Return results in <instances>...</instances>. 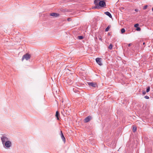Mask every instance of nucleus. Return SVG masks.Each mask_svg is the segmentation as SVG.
Instances as JSON below:
<instances>
[{"label":"nucleus","instance_id":"9b49d317","mask_svg":"<svg viewBox=\"0 0 153 153\" xmlns=\"http://www.w3.org/2000/svg\"><path fill=\"white\" fill-rule=\"evenodd\" d=\"M59 112L57 111L56 112L55 116L57 118V120H59Z\"/></svg>","mask_w":153,"mask_h":153},{"label":"nucleus","instance_id":"c85d7f7f","mask_svg":"<svg viewBox=\"0 0 153 153\" xmlns=\"http://www.w3.org/2000/svg\"><path fill=\"white\" fill-rule=\"evenodd\" d=\"M152 10L153 11V7L152 9Z\"/></svg>","mask_w":153,"mask_h":153},{"label":"nucleus","instance_id":"a211bd4d","mask_svg":"<svg viewBox=\"0 0 153 153\" xmlns=\"http://www.w3.org/2000/svg\"><path fill=\"white\" fill-rule=\"evenodd\" d=\"M83 38V36H78V38L79 39H82Z\"/></svg>","mask_w":153,"mask_h":153},{"label":"nucleus","instance_id":"ddd939ff","mask_svg":"<svg viewBox=\"0 0 153 153\" xmlns=\"http://www.w3.org/2000/svg\"><path fill=\"white\" fill-rule=\"evenodd\" d=\"M111 26L108 25L107 27L105 29V31L106 32L108 31L109 30V29L110 28Z\"/></svg>","mask_w":153,"mask_h":153},{"label":"nucleus","instance_id":"4468645a","mask_svg":"<svg viewBox=\"0 0 153 153\" xmlns=\"http://www.w3.org/2000/svg\"><path fill=\"white\" fill-rule=\"evenodd\" d=\"M150 89V87L148 86L147 87L146 90V92H148L149 91Z\"/></svg>","mask_w":153,"mask_h":153},{"label":"nucleus","instance_id":"bb28decb","mask_svg":"<svg viewBox=\"0 0 153 153\" xmlns=\"http://www.w3.org/2000/svg\"><path fill=\"white\" fill-rule=\"evenodd\" d=\"M145 44V43L144 42H143V45H144Z\"/></svg>","mask_w":153,"mask_h":153},{"label":"nucleus","instance_id":"f03ea898","mask_svg":"<svg viewBox=\"0 0 153 153\" xmlns=\"http://www.w3.org/2000/svg\"><path fill=\"white\" fill-rule=\"evenodd\" d=\"M1 140L2 144H3V143L7 142L9 139L6 135L4 134H2L1 137Z\"/></svg>","mask_w":153,"mask_h":153},{"label":"nucleus","instance_id":"393cba45","mask_svg":"<svg viewBox=\"0 0 153 153\" xmlns=\"http://www.w3.org/2000/svg\"><path fill=\"white\" fill-rule=\"evenodd\" d=\"M136 12H137L138 11V10L137 9H135L134 10Z\"/></svg>","mask_w":153,"mask_h":153},{"label":"nucleus","instance_id":"aec40b11","mask_svg":"<svg viewBox=\"0 0 153 153\" xmlns=\"http://www.w3.org/2000/svg\"><path fill=\"white\" fill-rule=\"evenodd\" d=\"M136 30L137 31H140L141 30V28L140 27H137V28L136 29Z\"/></svg>","mask_w":153,"mask_h":153},{"label":"nucleus","instance_id":"cd10ccee","mask_svg":"<svg viewBox=\"0 0 153 153\" xmlns=\"http://www.w3.org/2000/svg\"><path fill=\"white\" fill-rule=\"evenodd\" d=\"M95 8H97V6L95 7Z\"/></svg>","mask_w":153,"mask_h":153},{"label":"nucleus","instance_id":"0eeeda50","mask_svg":"<svg viewBox=\"0 0 153 153\" xmlns=\"http://www.w3.org/2000/svg\"><path fill=\"white\" fill-rule=\"evenodd\" d=\"M60 134L63 141L64 142V143H65V139L62 131H60Z\"/></svg>","mask_w":153,"mask_h":153},{"label":"nucleus","instance_id":"7ed1b4c3","mask_svg":"<svg viewBox=\"0 0 153 153\" xmlns=\"http://www.w3.org/2000/svg\"><path fill=\"white\" fill-rule=\"evenodd\" d=\"M30 56L28 53H26L23 56L22 58V60H23L25 59L27 60H28L30 58Z\"/></svg>","mask_w":153,"mask_h":153},{"label":"nucleus","instance_id":"1a4fd4ad","mask_svg":"<svg viewBox=\"0 0 153 153\" xmlns=\"http://www.w3.org/2000/svg\"><path fill=\"white\" fill-rule=\"evenodd\" d=\"M50 15L54 17H57L59 16V14L55 13H53L50 14Z\"/></svg>","mask_w":153,"mask_h":153},{"label":"nucleus","instance_id":"2eb2a0df","mask_svg":"<svg viewBox=\"0 0 153 153\" xmlns=\"http://www.w3.org/2000/svg\"><path fill=\"white\" fill-rule=\"evenodd\" d=\"M70 80H67V82L69 83V84H71L73 82L72 80H71L70 82H69Z\"/></svg>","mask_w":153,"mask_h":153},{"label":"nucleus","instance_id":"f8f14e48","mask_svg":"<svg viewBox=\"0 0 153 153\" xmlns=\"http://www.w3.org/2000/svg\"><path fill=\"white\" fill-rule=\"evenodd\" d=\"M137 130V127L134 126H133V132H134L136 131Z\"/></svg>","mask_w":153,"mask_h":153},{"label":"nucleus","instance_id":"f257e3e1","mask_svg":"<svg viewBox=\"0 0 153 153\" xmlns=\"http://www.w3.org/2000/svg\"><path fill=\"white\" fill-rule=\"evenodd\" d=\"M4 148H10L12 146V143L9 140L2 144Z\"/></svg>","mask_w":153,"mask_h":153},{"label":"nucleus","instance_id":"412c9836","mask_svg":"<svg viewBox=\"0 0 153 153\" xmlns=\"http://www.w3.org/2000/svg\"><path fill=\"white\" fill-rule=\"evenodd\" d=\"M147 7L148 6L147 5H146L143 7V9L144 10H145L147 8Z\"/></svg>","mask_w":153,"mask_h":153},{"label":"nucleus","instance_id":"4be33fe9","mask_svg":"<svg viewBox=\"0 0 153 153\" xmlns=\"http://www.w3.org/2000/svg\"><path fill=\"white\" fill-rule=\"evenodd\" d=\"M142 93L143 95H145L146 94V92L144 91H142Z\"/></svg>","mask_w":153,"mask_h":153},{"label":"nucleus","instance_id":"b1692460","mask_svg":"<svg viewBox=\"0 0 153 153\" xmlns=\"http://www.w3.org/2000/svg\"><path fill=\"white\" fill-rule=\"evenodd\" d=\"M71 19L70 18H68L67 19V20L68 21H71Z\"/></svg>","mask_w":153,"mask_h":153},{"label":"nucleus","instance_id":"6e6552de","mask_svg":"<svg viewBox=\"0 0 153 153\" xmlns=\"http://www.w3.org/2000/svg\"><path fill=\"white\" fill-rule=\"evenodd\" d=\"M88 84L89 86H91L92 87H95L96 86V84L93 82H88Z\"/></svg>","mask_w":153,"mask_h":153},{"label":"nucleus","instance_id":"a878e982","mask_svg":"<svg viewBox=\"0 0 153 153\" xmlns=\"http://www.w3.org/2000/svg\"><path fill=\"white\" fill-rule=\"evenodd\" d=\"M131 44L130 43L128 44V47H130L131 46Z\"/></svg>","mask_w":153,"mask_h":153},{"label":"nucleus","instance_id":"423d86ee","mask_svg":"<svg viewBox=\"0 0 153 153\" xmlns=\"http://www.w3.org/2000/svg\"><path fill=\"white\" fill-rule=\"evenodd\" d=\"M92 118V117L91 116H88L86 117L84 120V122L87 123Z\"/></svg>","mask_w":153,"mask_h":153},{"label":"nucleus","instance_id":"5701e85b","mask_svg":"<svg viewBox=\"0 0 153 153\" xmlns=\"http://www.w3.org/2000/svg\"><path fill=\"white\" fill-rule=\"evenodd\" d=\"M144 98L146 99H149V97L148 96H146L144 97Z\"/></svg>","mask_w":153,"mask_h":153},{"label":"nucleus","instance_id":"39448f33","mask_svg":"<svg viewBox=\"0 0 153 153\" xmlns=\"http://www.w3.org/2000/svg\"><path fill=\"white\" fill-rule=\"evenodd\" d=\"M96 61L97 63L99 65H102V64L101 62V59L100 58H97L96 59Z\"/></svg>","mask_w":153,"mask_h":153},{"label":"nucleus","instance_id":"9d476101","mask_svg":"<svg viewBox=\"0 0 153 153\" xmlns=\"http://www.w3.org/2000/svg\"><path fill=\"white\" fill-rule=\"evenodd\" d=\"M105 14L106 15L108 16L110 18H112V16L110 12H105Z\"/></svg>","mask_w":153,"mask_h":153},{"label":"nucleus","instance_id":"6ab92c4d","mask_svg":"<svg viewBox=\"0 0 153 153\" xmlns=\"http://www.w3.org/2000/svg\"><path fill=\"white\" fill-rule=\"evenodd\" d=\"M138 26H139V24L137 23L135 24L134 25V27L136 28L138 27Z\"/></svg>","mask_w":153,"mask_h":153},{"label":"nucleus","instance_id":"dca6fc26","mask_svg":"<svg viewBox=\"0 0 153 153\" xmlns=\"http://www.w3.org/2000/svg\"><path fill=\"white\" fill-rule=\"evenodd\" d=\"M112 47H113V45L111 44L108 47V48H109L111 50L112 49Z\"/></svg>","mask_w":153,"mask_h":153},{"label":"nucleus","instance_id":"f3484780","mask_svg":"<svg viewBox=\"0 0 153 153\" xmlns=\"http://www.w3.org/2000/svg\"><path fill=\"white\" fill-rule=\"evenodd\" d=\"M125 31V30L124 28H122L121 30V32L122 33H124Z\"/></svg>","mask_w":153,"mask_h":153},{"label":"nucleus","instance_id":"20e7f679","mask_svg":"<svg viewBox=\"0 0 153 153\" xmlns=\"http://www.w3.org/2000/svg\"><path fill=\"white\" fill-rule=\"evenodd\" d=\"M98 5L101 7H104L106 6L105 3L103 0H100L99 2Z\"/></svg>","mask_w":153,"mask_h":153}]
</instances>
